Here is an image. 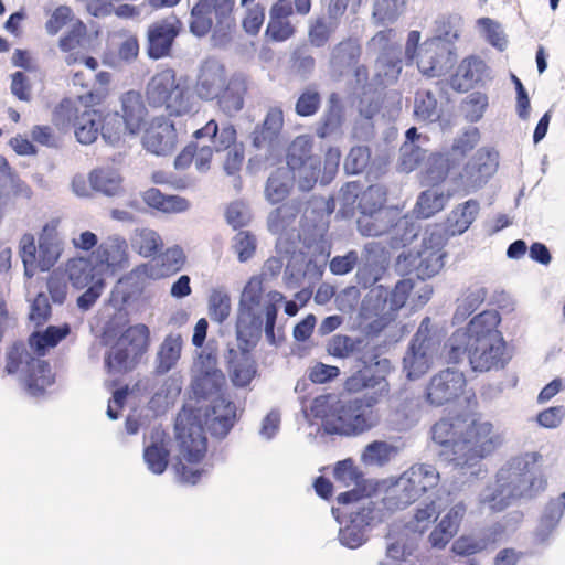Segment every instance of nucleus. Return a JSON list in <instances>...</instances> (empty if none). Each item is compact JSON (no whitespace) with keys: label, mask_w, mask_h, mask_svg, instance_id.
<instances>
[{"label":"nucleus","mask_w":565,"mask_h":565,"mask_svg":"<svg viewBox=\"0 0 565 565\" xmlns=\"http://www.w3.org/2000/svg\"><path fill=\"white\" fill-rule=\"evenodd\" d=\"M334 29L326 20L319 17L315 19L308 29V41L316 49L324 47L331 40Z\"/></svg>","instance_id":"052dcab7"},{"label":"nucleus","mask_w":565,"mask_h":565,"mask_svg":"<svg viewBox=\"0 0 565 565\" xmlns=\"http://www.w3.org/2000/svg\"><path fill=\"white\" fill-rule=\"evenodd\" d=\"M185 255L180 247L168 248L159 258L158 267L161 277L171 276L180 271L185 264Z\"/></svg>","instance_id":"680f3d73"},{"label":"nucleus","mask_w":565,"mask_h":565,"mask_svg":"<svg viewBox=\"0 0 565 565\" xmlns=\"http://www.w3.org/2000/svg\"><path fill=\"white\" fill-rule=\"evenodd\" d=\"M70 332L68 324L50 326L43 332H33L29 338V344L38 356H43L50 348L56 347Z\"/></svg>","instance_id":"ea45409f"},{"label":"nucleus","mask_w":565,"mask_h":565,"mask_svg":"<svg viewBox=\"0 0 565 565\" xmlns=\"http://www.w3.org/2000/svg\"><path fill=\"white\" fill-rule=\"evenodd\" d=\"M228 77L224 65L215 61H206L199 71L194 92L202 100H215Z\"/></svg>","instance_id":"4be33fe9"},{"label":"nucleus","mask_w":565,"mask_h":565,"mask_svg":"<svg viewBox=\"0 0 565 565\" xmlns=\"http://www.w3.org/2000/svg\"><path fill=\"white\" fill-rule=\"evenodd\" d=\"M395 452L394 446L386 441L375 440L365 447L362 457L366 463L383 466L390 461Z\"/></svg>","instance_id":"bf43d9fd"},{"label":"nucleus","mask_w":565,"mask_h":565,"mask_svg":"<svg viewBox=\"0 0 565 565\" xmlns=\"http://www.w3.org/2000/svg\"><path fill=\"white\" fill-rule=\"evenodd\" d=\"M128 128L130 136L138 135L146 126L148 109L139 92L128 90L120 96L118 111Z\"/></svg>","instance_id":"a878e982"},{"label":"nucleus","mask_w":565,"mask_h":565,"mask_svg":"<svg viewBox=\"0 0 565 565\" xmlns=\"http://www.w3.org/2000/svg\"><path fill=\"white\" fill-rule=\"evenodd\" d=\"M321 107V95L315 88H306L298 97L295 111L300 117L316 115Z\"/></svg>","instance_id":"e2e57ef3"},{"label":"nucleus","mask_w":565,"mask_h":565,"mask_svg":"<svg viewBox=\"0 0 565 565\" xmlns=\"http://www.w3.org/2000/svg\"><path fill=\"white\" fill-rule=\"evenodd\" d=\"M92 188L108 196L119 195L122 189V178L120 174L109 168H98L88 175Z\"/></svg>","instance_id":"4c0bfd02"},{"label":"nucleus","mask_w":565,"mask_h":565,"mask_svg":"<svg viewBox=\"0 0 565 565\" xmlns=\"http://www.w3.org/2000/svg\"><path fill=\"white\" fill-rule=\"evenodd\" d=\"M500 321L497 311L486 310L475 316L466 329H457L446 344L447 362L457 364L467 355L476 372L503 369L510 358L498 330Z\"/></svg>","instance_id":"f257e3e1"},{"label":"nucleus","mask_w":565,"mask_h":565,"mask_svg":"<svg viewBox=\"0 0 565 565\" xmlns=\"http://www.w3.org/2000/svg\"><path fill=\"white\" fill-rule=\"evenodd\" d=\"M145 100L150 108L162 110L169 117L189 115L195 106L189 86L172 67L161 68L150 77Z\"/></svg>","instance_id":"423d86ee"},{"label":"nucleus","mask_w":565,"mask_h":565,"mask_svg":"<svg viewBox=\"0 0 565 565\" xmlns=\"http://www.w3.org/2000/svg\"><path fill=\"white\" fill-rule=\"evenodd\" d=\"M375 70L379 84L387 85L396 82L402 72V52L381 53L375 61Z\"/></svg>","instance_id":"79ce46f5"},{"label":"nucleus","mask_w":565,"mask_h":565,"mask_svg":"<svg viewBox=\"0 0 565 565\" xmlns=\"http://www.w3.org/2000/svg\"><path fill=\"white\" fill-rule=\"evenodd\" d=\"M142 201L149 207L162 213H182L189 210L190 202L180 195H168L157 188H150L142 193Z\"/></svg>","instance_id":"72a5a7b5"},{"label":"nucleus","mask_w":565,"mask_h":565,"mask_svg":"<svg viewBox=\"0 0 565 565\" xmlns=\"http://www.w3.org/2000/svg\"><path fill=\"white\" fill-rule=\"evenodd\" d=\"M284 127V113L280 107L268 110L260 128L255 131L254 145L257 148L270 146L280 135Z\"/></svg>","instance_id":"e433bc0d"},{"label":"nucleus","mask_w":565,"mask_h":565,"mask_svg":"<svg viewBox=\"0 0 565 565\" xmlns=\"http://www.w3.org/2000/svg\"><path fill=\"white\" fill-rule=\"evenodd\" d=\"M444 334L425 317L414 334L408 350L403 359V366L408 379H418L433 365Z\"/></svg>","instance_id":"1a4fd4ad"},{"label":"nucleus","mask_w":565,"mask_h":565,"mask_svg":"<svg viewBox=\"0 0 565 565\" xmlns=\"http://www.w3.org/2000/svg\"><path fill=\"white\" fill-rule=\"evenodd\" d=\"M456 166L457 161L455 158H450L441 152L431 153L428 158L426 179L430 184L439 185L454 175L451 171Z\"/></svg>","instance_id":"c03bdc74"},{"label":"nucleus","mask_w":565,"mask_h":565,"mask_svg":"<svg viewBox=\"0 0 565 565\" xmlns=\"http://www.w3.org/2000/svg\"><path fill=\"white\" fill-rule=\"evenodd\" d=\"M502 533L503 529L499 526L498 529H494L487 539L481 541H477L470 536H460L454 542L451 551L459 556L475 555L487 548L489 542L494 543L497 541V536H500Z\"/></svg>","instance_id":"864d4df0"},{"label":"nucleus","mask_w":565,"mask_h":565,"mask_svg":"<svg viewBox=\"0 0 565 565\" xmlns=\"http://www.w3.org/2000/svg\"><path fill=\"white\" fill-rule=\"evenodd\" d=\"M226 379L222 370L216 366V360L210 355L202 362L193 380V393L199 398L218 396L225 386Z\"/></svg>","instance_id":"5701e85b"},{"label":"nucleus","mask_w":565,"mask_h":565,"mask_svg":"<svg viewBox=\"0 0 565 565\" xmlns=\"http://www.w3.org/2000/svg\"><path fill=\"white\" fill-rule=\"evenodd\" d=\"M170 451L163 437L153 440L143 449V459L148 469L154 475H161L169 465Z\"/></svg>","instance_id":"49530a36"},{"label":"nucleus","mask_w":565,"mask_h":565,"mask_svg":"<svg viewBox=\"0 0 565 565\" xmlns=\"http://www.w3.org/2000/svg\"><path fill=\"white\" fill-rule=\"evenodd\" d=\"M450 196V193L427 189L418 195L414 213L417 217L429 218L445 209Z\"/></svg>","instance_id":"58836bf2"},{"label":"nucleus","mask_w":565,"mask_h":565,"mask_svg":"<svg viewBox=\"0 0 565 565\" xmlns=\"http://www.w3.org/2000/svg\"><path fill=\"white\" fill-rule=\"evenodd\" d=\"M480 141V131L476 127H470L454 139L451 152L456 156L465 157L471 152Z\"/></svg>","instance_id":"338daca9"},{"label":"nucleus","mask_w":565,"mask_h":565,"mask_svg":"<svg viewBox=\"0 0 565 565\" xmlns=\"http://www.w3.org/2000/svg\"><path fill=\"white\" fill-rule=\"evenodd\" d=\"M64 273L76 289H83L96 281L100 273L90 257H74L66 262Z\"/></svg>","instance_id":"473e14b6"},{"label":"nucleus","mask_w":565,"mask_h":565,"mask_svg":"<svg viewBox=\"0 0 565 565\" xmlns=\"http://www.w3.org/2000/svg\"><path fill=\"white\" fill-rule=\"evenodd\" d=\"M150 345V330L143 323L128 327L105 354L108 373L125 374L139 364Z\"/></svg>","instance_id":"0eeeda50"},{"label":"nucleus","mask_w":565,"mask_h":565,"mask_svg":"<svg viewBox=\"0 0 565 565\" xmlns=\"http://www.w3.org/2000/svg\"><path fill=\"white\" fill-rule=\"evenodd\" d=\"M53 230L43 227L39 237V246L32 234H24L20 239L19 253L24 266V273L31 277L36 271L50 270L61 256V247Z\"/></svg>","instance_id":"f8f14e48"},{"label":"nucleus","mask_w":565,"mask_h":565,"mask_svg":"<svg viewBox=\"0 0 565 565\" xmlns=\"http://www.w3.org/2000/svg\"><path fill=\"white\" fill-rule=\"evenodd\" d=\"M311 11V0L274 1L269 8V19L265 29V38L271 43L286 42L297 34V25L291 18L296 12L307 15Z\"/></svg>","instance_id":"dca6fc26"},{"label":"nucleus","mask_w":565,"mask_h":565,"mask_svg":"<svg viewBox=\"0 0 565 565\" xmlns=\"http://www.w3.org/2000/svg\"><path fill=\"white\" fill-rule=\"evenodd\" d=\"M96 81L99 84L98 88L87 92L84 95H79V100L87 103L89 106L102 105L109 94L108 86L111 81V75L108 72L102 71L96 74Z\"/></svg>","instance_id":"69168bd1"},{"label":"nucleus","mask_w":565,"mask_h":565,"mask_svg":"<svg viewBox=\"0 0 565 565\" xmlns=\"http://www.w3.org/2000/svg\"><path fill=\"white\" fill-rule=\"evenodd\" d=\"M401 0H375L373 8V20L376 25L394 23L401 13Z\"/></svg>","instance_id":"4d7b16f0"},{"label":"nucleus","mask_w":565,"mask_h":565,"mask_svg":"<svg viewBox=\"0 0 565 565\" xmlns=\"http://www.w3.org/2000/svg\"><path fill=\"white\" fill-rule=\"evenodd\" d=\"M415 116L424 121H437L440 118L438 102L435 95L428 89H419L414 102Z\"/></svg>","instance_id":"8fccbe9b"},{"label":"nucleus","mask_w":565,"mask_h":565,"mask_svg":"<svg viewBox=\"0 0 565 565\" xmlns=\"http://www.w3.org/2000/svg\"><path fill=\"white\" fill-rule=\"evenodd\" d=\"M127 243L124 239L108 238L89 255L102 274L108 269L122 268L128 263Z\"/></svg>","instance_id":"393cba45"},{"label":"nucleus","mask_w":565,"mask_h":565,"mask_svg":"<svg viewBox=\"0 0 565 565\" xmlns=\"http://www.w3.org/2000/svg\"><path fill=\"white\" fill-rule=\"evenodd\" d=\"M244 15L242 19L243 30L249 35H257L265 22V7L260 3H255L249 7H244Z\"/></svg>","instance_id":"0e129e2a"},{"label":"nucleus","mask_w":565,"mask_h":565,"mask_svg":"<svg viewBox=\"0 0 565 565\" xmlns=\"http://www.w3.org/2000/svg\"><path fill=\"white\" fill-rule=\"evenodd\" d=\"M95 107L79 100V96L64 98L55 109V119L62 125L72 126L81 143L90 145L100 134L102 111Z\"/></svg>","instance_id":"9d476101"},{"label":"nucleus","mask_w":565,"mask_h":565,"mask_svg":"<svg viewBox=\"0 0 565 565\" xmlns=\"http://www.w3.org/2000/svg\"><path fill=\"white\" fill-rule=\"evenodd\" d=\"M439 483V472L431 465L416 463L404 471L392 489V499L397 508L419 500Z\"/></svg>","instance_id":"4468645a"},{"label":"nucleus","mask_w":565,"mask_h":565,"mask_svg":"<svg viewBox=\"0 0 565 565\" xmlns=\"http://www.w3.org/2000/svg\"><path fill=\"white\" fill-rule=\"evenodd\" d=\"M4 372L9 375L22 372L28 391L40 395L53 384L54 374L50 364L34 356L23 342L13 343L6 354Z\"/></svg>","instance_id":"6e6552de"},{"label":"nucleus","mask_w":565,"mask_h":565,"mask_svg":"<svg viewBox=\"0 0 565 565\" xmlns=\"http://www.w3.org/2000/svg\"><path fill=\"white\" fill-rule=\"evenodd\" d=\"M341 153L339 149L330 148L323 159L321 167V159L317 158L299 164L298 168H287L291 173V179L297 182L301 191H310L315 188L320 179L321 183H329L335 175L339 169Z\"/></svg>","instance_id":"a211bd4d"},{"label":"nucleus","mask_w":565,"mask_h":565,"mask_svg":"<svg viewBox=\"0 0 565 565\" xmlns=\"http://www.w3.org/2000/svg\"><path fill=\"white\" fill-rule=\"evenodd\" d=\"M175 430L181 454V460L175 465V471L181 481L195 484L200 480L202 471L189 468L186 463H199L205 457L207 440L203 427L195 423H191L189 426L177 424Z\"/></svg>","instance_id":"ddd939ff"},{"label":"nucleus","mask_w":565,"mask_h":565,"mask_svg":"<svg viewBox=\"0 0 565 565\" xmlns=\"http://www.w3.org/2000/svg\"><path fill=\"white\" fill-rule=\"evenodd\" d=\"M213 419L211 429L214 434L225 436L234 425L236 418V407L231 401L218 397L212 406Z\"/></svg>","instance_id":"37998d69"},{"label":"nucleus","mask_w":565,"mask_h":565,"mask_svg":"<svg viewBox=\"0 0 565 565\" xmlns=\"http://www.w3.org/2000/svg\"><path fill=\"white\" fill-rule=\"evenodd\" d=\"M387 385L385 377L373 373L370 366H364L350 375L343 383V388L348 393H359L366 388H383Z\"/></svg>","instance_id":"a18cd8bd"},{"label":"nucleus","mask_w":565,"mask_h":565,"mask_svg":"<svg viewBox=\"0 0 565 565\" xmlns=\"http://www.w3.org/2000/svg\"><path fill=\"white\" fill-rule=\"evenodd\" d=\"M181 350V335L170 334L166 337L158 352L159 367L164 372L169 371L180 359Z\"/></svg>","instance_id":"5fc2aeb1"},{"label":"nucleus","mask_w":565,"mask_h":565,"mask_svg":"<svg viewBox=\"0 0 565 565\" xmlns=\"http://www.w3.org/2000/svg\"><path fill=\"white\" fill-rule=\"evenodd\" d=\"M344 121V111L341 99L337 93L329 97V106L317 128V136L324 139L339 131Z\"/></svg>","instance_id":"a19ab883"},{"label":"nucleus","mask_w":565,"mask_h":565,"mask_svg":"<svg viewBox=\"0 0 565 565\" xmlns=\"http://www.w3.org/2000/svg\"><path fill=\"white\" fill-rule=\"evenodd\" d=\"M431 436L444 448L441 454L459 467L475 466L502 443L490 422L467 415L440 418L431 427Z\"/></svg>","instance_id":"f03ea898"},{"label":"nucleus","mask_w":565,"mask_h":565,"mask_svg":"<svg viewBox=\"0 0 565 565\" xmlns=\"http://www.w3.org/2000/svg\"><path fill=\"white\" fill-rule=\"evenodd\" d=\"M194 140H209V145H202L199 157V167L210 169L214 153L225 152L224 170L227 174L237 173L245 160V148L243 142L238 141L237 130L231 122L223 124L220 127L215 119H210L204 126L192 134Z\"/></svg>","instance_id":"39448f33"},{"label":"nucleus","mask_w":565,"mask_h":565,"mask_svg":"<svg viewBox=\"0 0 565 565\" xmlns=\"http://www.w3.org/2000/svg\"><path fill=\"white\" fill-rule=\"evenodd\" d=\"M182 21L174 14L151 23L147 31V53L159 60L171 55L172 45L182 30Z\"/></svg>","instance_id":"6ab92c4d"},{"label":"nucleus","mask_w":565,"mask_h":565,"mask_svg":"<svg viewBox=\"0 0 565 565\" xmlns=\"http://www.w3.org/2000/svg\"><path fill=\"white\" fill-rule=\"evenodd\" d=\"M479 210V202L475 199L457 205L447 217L446 232L450 235L462 234L470 227Z\"/></svg>","instance_id":"c9c22d12"},{"label":"nucleus","mask_w":565,"mask_h":565,"mask_svg":"<svg viewBox=\"0 0 565 565\" xmlns=\"http://www.w3.org/2000/svg\"><path fill=\"white\" fill-rule=\"evenodd\" d=\"M291 185L288 178V170L278 168L267 180L265 188L267 200L273 204L282 202L288 196Z\"/></svg>","instance_id":"09e8293b"},{"label":"nucleus","mask_w":565,"mask_h":565,"mask_svg":"<svg viewBox=\"0 0 565 565\" xmlns=\"http://www.w3.org/2000/svg\"><path fill=\"white\" fill-rule=\"evenodd\" d=\"M484 71L486 64L482 60L476 56L466 57L451 76L450 85L458 92H468L482 79Z\"/></svg>","instance_id":"7c9ffc66"},{"label":"nucleus","mask_w":565,"mask_h":565,"mask_svg":"<svg viewBox=\"0 0 565 565\" xmlns=\"http://www.w3.org/2000/svg\"><path fill=\"white\" fill-rule=\"evenodd\" d=\"M236 0H196L190 11L189 28L196 36H204L212 30L225 33L235 26Z\"/></svg>","instance_id":"9b49d317"},{"label":"nucleus","mask_w":565,"mask_h":565,"mask_svg":"<svg viewBox=\"0 0 565 565\" xmlns=\"http://www.w3.org/2000/svg\"><path fill=\"white\" fill-rule=\"evenodd\" d=\"M178 145L174 124L166 117H154L145 129L142 146L157 156L170 154Z\"/></svg>","instance_id":"aec40b11"},{"label":"nucleus","mask_w":565,"mask_h":565,"mask_svg":"<svg viewBox=\"0 0 565 565\" xmlns=\"http://www.w3.org/2000/svg\"><path fill=\"white\" fill-rule=\"evenodd\" d=\"M466 509L462 504L452 507L429 535L431 546L443 548L457 533Z\"/></svg>","instance_id":"2f4dec72"},{"label":"nucleus","mask_w":565,"mask_h":565,"mask_svg":"<svg viewBox=\"0 0 565 565\" xmlns=\"http://www.w3.org/2000/svg\"><path fill=\"white\" fill-rule=\"evenodd\" d=\"M356 199L360 215H365L379 210L390 209L385 206L386 192L381 185L377 184L370 185L366 190L361 192L360 195H356Z\"/></svg>","instance_id":"3c124183"},{"label":"nucleus","mask_w":565,"mask_h":565,"mask_svg":"<svg viewBox=\"0 0 565 565\" xmlns=\"http://www.w3.org/2000/svg\"><path fill=\"white\" fill-rule=\"evenodd\" d=\"M100 135L110 145L118 143L128 134V128L118 111L102 113Z\"/></svg>","instance_id":"603ef678"},{"label":"nucleus","mask_w":565,"mask_h":565,"mask_svg":"<svg viewBox=\"0 0 565 565\" xmlns=\"http://www.w3.org/2000/svg\"><path fill=\"white\" fill-rule=\"evenodd\" d=\"M247 93L248 77L241 72L233 73L225 82L215 100L220 110L226 116L232 117L244 108Z\"/></svg>","instance_id":"412c9836"},{"label":"nucleus","mask_w":565,"mask_h":565,"mask_svg":"<svg viewBox=\"0 0 565 565\" xmlns=\"http://www.w3.org/2000/svg\"><path fill=\"white\" fill-rule=\"evenodd\" d=\"M401 221L399 212L394 209L379 210L358 218V228L364 236L376 237L387 234L392 228L398 225Z\"/></svg>","instance_id":"bb28decb"},{"label":"nucleus","mask_w":565,"mask_h":565,"mask_svg":"<svg viewBox=\"0 0 565 565\" xmlns=\"http://www.w3.org/2000/svg\"><path fill=\"white\" fill-rule=\"evenodd\" d=\"M89 42L86 24L81 19H75L71 29L58 40V47L65 53V63L67 65L79 63L83 60V52L88 51Z\"/></svg>","instance_id":"b1692460"},{"label":"nucleus","mask_w":565,"mask_h":565,"mask_svg":"<svg viewBox=\"0 0 565 565\" xmlns=\"http://www.w3.org/2000/svg\"><path fill=\"white\" fill-rule=\"evenodd\" d=\"M132 245L140 256L147 258L156 255L161 249L162 239L157 232L142 228L136 234Z\"/></svg>","instance_id":"6e6d98bb"},{"label":"nucleus","mask_w":565,"mask_h":565,"mask_svg":"<svg viewBox=\"0 0 565 565\" xmlns=\"http://www.w3.org/2000/svg\"><path fill=\"white\" fill-rule=\"evenodd\" d=\"M467 393V379L460 371L445 369L433 375L425 388V401L434 407L457 402Z\"/></svg>","instance_id":"f3484780"},{"label":"nucleus","mask_w":565,"mask_h":565,"mask_svg":"<svg viewBox=\"0 0 565 565\" xmlns=\"http://www.w3.org/2000/svg\"><path fill=\"white\" fill-rule=\"evenodd\" d=\"M228 371L236 387H245L253 381L257 369L248 348H242L239 351L228 350Z\"/></svg>","instance_id":"cd10ccee"},{"label":"nucleus","mask_w":565,"mask_h":565,"mask_svg":"<svg viewBox=\"0 0 565 565\" xmlns=\"http://www.w3.org/2000/svg\"><path fill=\"white\" fill-rule=\"evenodd\" d=\"M499 167V154L490 148H479L462 166L461 170L451 177L454 185L465 194L482 189Z\"/></svg>","instance_id":"2eb2a0df"},{"label":"nucleus","mask_w":565,"mask_h":565,"mask_svg":"<svg viewBox=\"0 0 565 565\" xmlns=\"http://www.w3.org/2000/svg\"><path fill=\"white\" fill-rule=\"evenodd\" d=\"M161 278L157 265L151 263L140 264L129 271L124 280L135 289H142L150 280Z\"/></svg>","instance_id":"13d9d810"},{"label":"nucleus","mask_w":565,"mask_h":565,"mask_svg":"<svg viewBox=\"0 0 565 565\" xmlns=\"http://www.w3.org/2000/svg\"><path fill=\"white\" fill-rule=\"evenodd\" d=\"M443 242L444 238L439 231L431 232L429 238L424 239V246L419 252V264L417 266V270L420 275L431 277L440 270L444 258V254L441 253Z\"/></svg>","instance_id":"c85d7f7f"},{"label":"nucleus","mask_w":565,"mask_h":565,"mask_svg":"<svg viewBox=\"0 0 565 565\" xmlns=\"http://www.w3.org/2000/svg\"><path fill=\"white\" fill-rule=\"evenodd\" d=\"M362 55L360 40L348 36L338 42L331 50L330 63L339 68H351L358 64Z\"/></svg>","instance_id":"f704fd0d"},{"label":"nucleus","mask_w":565,"mask_h":565,"mask_svg":"<svg viewBox=\"0 0 565 565\" xmlns=\"http://www.w3.org/2000/svg\"><path fill=\"white\" fill-rule=\"evenodd\" d=\"M377 394L354 398H334L331 394L313 398L310 411L316 418L323 422L330 434L359 436L375 427L380 416L375 406Z\"/></svg>","instance_id":"7ed1b4c3"},{"label":"nucleus","mask_w":565,"mask_h":565,"mask_svg":"<svg viewBox=\"0 0 565 565\" xmlns=\"http://www.w3.org/2000/svg\"><path fill=\"white\" fill-rule=\"evenodd\" d=\"M264 286L259 277H252L245 285L238 306L236 319L237 339L258 337L265 318V333L274 339L277 319V305L284 297L280 292L269 294L270 299L264 301Z\"/></svg>","instance_id":"20e7f679"},{"label":"nucleus","mask_w":565,"mask_h":565,"mask_svg":"<svg viewBox=\"0 0 565 565\" xmlns=\"http://www.w3.org/2000/svg\"><path fill=\"white\" fill-rule=\"evenodd\" d=\"M313 141L310 136H297L287 149L286 160L288 168H298L307 161L317 159L312 153Z\"/></svg>","instance_id":"de8ad7c7"},{"label":"nucleus","mask_w":565,"mask_h":565,"mask_svg":"<svg viewBox=\"0 0 565 565\" xmlns=\"http://www.w3.org/2000/svg\"><path fill=\"white\" fill-rule=\"evenodd\" d=\"M231 312V298L221 291H214L209 301V313L216 322L225 321Z\"/></svg>","instance_id":"774afa93"},{"label":"nucleus","mask_w":565,"mask_h":565,"mask_svg":"<svg viewBox=\"0 0 565 565\" xmlns=\"http://www.w3.org/2000/svg\"><path fill=\"white\" fill-rule=\"evenodd\" d=\"M565 510V492L552 499L545 507L534 531L535 541L545 543L555 532Z\"/></svg>","instance_id":"c756f323"}]
</instances>
